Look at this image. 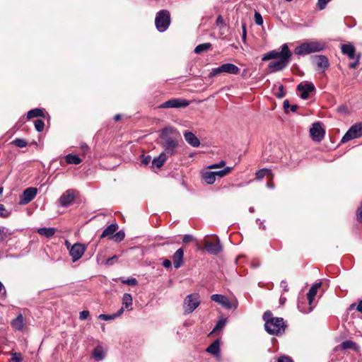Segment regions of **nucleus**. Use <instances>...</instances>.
<instances>
[{
  "instance_id": "423d86ee",
  "label": "nucleus",
  "mask_w": 362,
  "mask_h": 362,
  "mask_svg": "<svg viewBox=\"0 0 362 362\" xmlns=\"http://www.w3.org/2000/svg\"><path fill=\"white\" fill-rule=\"evenodd\" d=\"M200 304L199 295L192 293L187 295L183 302L185 314L192 313Z\"/></svg>"
},
{
  "instance_id": "e2e57ef3",
  "label": "nucleus",
  "mask_w": 362,
  "mask_h": 362,
  "mask_svg": "<svg viewBox=\"0 0 362 362\" xmlns=\"http://www.w3.org/2000/svg\"><path fill=\"white\" fill-rule=\"evenodd\" d=\"M171 262L168 259H165L163 262V266L165 268H170L171 267Z\"/></svg>"
},
{
  "instance_id": "cd10ccee",
  "label": "nucleus",
  "mask_w": 362,
  "mask_h": 362,
  "mask_svg": "<svg viewBox=\"0 0 362 362\" xmlns=\"http://www.w3.org/2000/svg\"><path fill=\"white\" fill-rule=\"evenodd\" d=\"M202 180L207 184L211 185L215 182L216 178L213 171H205L202 173Z\"/></svg>"
},
{
  "instance_id": "1a4fd4ad",
  "label": "nucleus",
  "mask_w": 362,
  "mask_h": 362,
  "mask_svg": "<svg viewBox=\"0 0 362 362\" xmlns=\"http://www.w3.org/2000/svg\"><path fill=\"white\" fill-rule=\"evenodd\" d=\"M362 136V123H356L352 125L342 137L341 142L346 143L351 139L359 138Z\"/></svg>"
},
{
  "instance_id": "473e14b6",
  "label": "nucleus",
  "mask_w": 362,
  "mask_h": 362,
  "mask_svg": "<svg viewBox=\"0 0 362 362\" xmlns=\"http://www.w3.org/2000/svg\"><path fill=\"white\" fill-rule=\"evenodd\" d=\"M44 117V112L41 109L39 108H35L33 110H31L28 112L27 113V117L28 119H32L34 117Z\"/></svg>"
},
{
  "instance_id": "4be33fe9",
  "label": "nucleus",
  "mask_w": 362,
  "mask_h": 362,
  "mask_svg": "<svg viewBox=\"0 0 362 362\" xmlns=\"http://www.w3.org/2000/svg\"><path fill=\"white\" fill-rule=\"evenodd\" d=\"M168 156L165 153H160L158 156L155 157L152 160V167L160 168L166 161Z\"/></svg>"
},
{
  "instance_id": "ea45409f",
  "label": "nucleus",
  "mask_w": 362,
  "mask_h": 362,
  "mask_svg": "<svg viewBox=\"0 0 362 362\" xmlns=\"http://www.w3.org/2000/svg\"><path fill=\"white\" fill-rule=\"evenodd\" d=\"M34 124H35V128L37 132H40L43 131L44 127H45V123L42 120L36 119L34 122Z\"/></svg>"
},
{
  "instance_id": "de8ad7c7",
  "label": "nucleus",
  "mask_w": 362,
  "mask_h": 362,
  "mask_svg": "<svg viewBox=\"0 0 362 362\" xmlns=\"http://www.w3.org/2000/svg\"><path fill=\"white\" fill-rule=\"evenodd\" d=\"M226 165V162L224 160H221L218 163H215L213 165H211L208 167L209 169H216V168H221L224 167Z\"/></svg>"
},
{
  "instance_id": "37998d69",
  "label": "nucleus",
  "mask_w": 362,
  "mask_h": 362,
  "mask_svg": "<svg viewBox=\"0 0 362 362\" xmlns=\"http://www.w3.org/2000/svg\"><path fill=\"white\" fill-rule=\"evenodd\" d=\"M10 216V212L7 211L4 205L0 204V217L7 218Z\"/></svg>"
},
{
  "instance_id": "864d4df0",
  "label": "nucleus",
  "mask_w": 362,
  "mask_h": 362,
  "mask_svg": "<svg viewBox=\"0 0 362 362\" xmlns=\"http://www.w3.org/2000/svg\"><path fill=\"white\" fill-rule=\"evenodd\" d=\"M117 260V257L116 255L107 259L106 260V262L105 264L107 265H112L115 262H116Z\"/></svg>"
},
{
  "instance_id": "aec40b11",
  "label": "nucleus",
  "mask_w": 362,
  "mask_h": 362,
  "mask_svg": "<svg viewBox=\"0 0 362 362\" xmlns=\"http://www.w3.org/2000/svg\"><path fill=\"white\" fill-rule=\"evenodd\" d=\"M184 250L179 248L173 255L174 267L176 269L180 268L183 264Z\"/></svg>"
},
{
  "instance_id": "5fc2aeb1",
  "label": "nucleus",
  "mask_w": 362,
  "mask_h": 362,
  "mask_svg": "<svg viewBox=\"0 0 362 362\" xmlns=\"http://www.w3.org/2000/svg\"><path fill=\"white\" fill-rule=\"evenodd\" d=\"M278 362H293V361L290 357L281 356L279 358Z\"/></svg>"
},
{
  "instance_id": "a878e982",
  "label": "nucleus",
  "mask_w": 362,
  "mask_h": 362,
  "mask_svg": "<svg viewBox=\"0 0 362 362\" xmlns=\"http://www.w3.org/2000/svg\"><path fill=\"white\" fill-rule=\"evenodd\" d=\"M13 234V231L11 229L5 226H0V241H4L7 239H10Z\"/></svg>"
},
{
  "instance_id": "c9c22d12",
  "label": "nucleus",
  "mask_w": 362,
  "mask_h": 362,
  "mask_svg": "<svg viewBox=\"0 0 362 362\" xmlns=\"http://www.w3.org/2000/svg\"><path fill=\"white\" fill-rule=\"evenodd\" d=\"M211 47V44L209 42L203 43L197 45L194 49L196 54H200L204 51L209 50Z\"/></svg>"
},
{
  "instance_id": "e433bc0d",
  "label": "nucleus",
  "mask_w": 362,
  "mask_h": 362,
  "mask_svg": "<svg viewBox=\"0 0 362 362\" xmlns=\"http://www.w3.org/2000/svg\"><path fill=\"white\" fill-rule=\"evenodd\" d=\"M226 324V318H221L218 320V322H216L214 328L213 329L212 332H211V334L212 333H216L219 331H221L222 329H223V327H225Z\"/></svg>"
},
{
  "instance_id": "f8f14e48",
  "label": "nucleus",
  "mask_w": 362,
  "mask_h": 362,
  "mask_svg": "<svg viewBox=\"0 0 362 362\" xmlns=\"http://www.w3.org/2000/svg\"><path fill=\"white\" fill-rule=\"evenodd\" d=\"M310 134L313 141H321L325 136V131L320 122H315L310 129Z\"/></svg>"
},
{
  "instance_id": "0e129e2a",
  "label": "nucleus",
  "mask_w": 362,
  "mask_h": 362,
  "mask_svg": "<svg viewBox=\"0 0 362 362\" xmlns=\"http://www.w3.org/2000/svg\"><path fill=\"white\" fill-rule=\"evenodd\" d=\"M124 312V307L122 306L116 313L113 314L115 318L119 317Z\"/></svg>"
},
{
  "instance_id": "c756f323",
  "label": "nucleus",
  "mask_w": 362,
  "mask_h": 362,
  "mask_svg": "<svg viewBox=\"0 0 362 362\" xmlns=\"http://www.w3.org/2000/svg\"><path fill=\"white\" fill-rule=\"evenodd\" d=\"M298 308L303 313H309L313 310V307L304 300L299 301Z\"/></svg>"
},
{
  "instance_id": "052dcab7",
  "label": "nucleus",
  "mask_w": 362,
  "mask_h": 362,
  "mask_svg": "<svg viewBox=\"0 0 362 362\" xmlns=\"http://www.w3.org/2000/svg\"><path fill=\"white\" fill-rule=\"evenodd\" d=\"M216 24L217 25H225L224 24V21H223V18L221 16H218L216 18Z\"/></svg>"
},
{
  "instance_id": "4468645a",
  "label": "nucleus",
  "mask_w": 362,
  "mask_h": 362,
  "mask_svg": "<svg viewBox=\"0 0 362 362\" xmlns=\"http://www.w3.org/2000/svg\"><path fill=\"white\" fill-rule=\"evenodd\" d=\"M86 247L83 244L75 243L69 251V255L72 257L74 262L78 260L85 252Z\"/></svg>"
},
{
  "instance_id": "ddd939ff",
  "label": "nucleus",
  "mask_w": 362,
  "mask_h": 362,
  "mask_svg": "<svg viewBox=\"0 0 362 362\" xmlns=\"http://www.w3.org/2000/svg\"><path fill=\"white\" fill-rule=\"evenodd\" d=\"M37 189L35 187H28L25 189L20 196L19 204L24 205L30 202L37 195Z\"/></svg>"
},
{
  "instance_id": "2f4dec72",
  "label": "nucleus",
  "mask_w": 362,
  "mask_h": 362,
  "mask_svg": "<svg viewBox=\"0 0 362 362\" xmlns=\"http://www.w3.org/2000/svg\"><path fill=\"white\" fill-rule=\"evenodd\" d=\"M339 347L341 349H354V350H358V346H357V344L356 343H354V341H350V340H346V341H343L339 346Z\"/></svg>"
},
{
  "instance_id": "39448f33",
  "label": "nucleus",
  "mask_w": 362,
  "mask_h": 362,
  "mask_svg": "<svg viewBox=\"0 0 362 362\" xmlns=\"http://www.w3.org/2000/svg\"><path fill=\"white\" fill-rule=\"evenodd\" d=\"M170 24V14L167 10H161L157 13L155 25L159 32L165 31Z\"/></svg>"
},
{
  "instance_id": "dca6fc26",
  "label": "nucleus",
  "mask_w": 362,
  "mask_h": 362,
  "mask_svg": "<svg viewBox=\"0 0 362 362\" xmlns=\"http://www.w3.org/2000/svg\"><path fill=\"white\" fill-rule=\"evenodd\" d=\"M74 199L75 195L74 191L72 189H68L61 195L59 202L62 206L66 207L74 201Z\"/></svg>"
},
{
  "instance_id": "680f3d73",
  "label": "nucleus",
  "mask_w": 362,
  "mask_h": 362,
  "mask_svg": "<svg viewBox=\"0 0 362 362\" xmlns=\"http://www.w3.org/2000/svg\"><path fill=\"white\" fill-rule=\"evenodd\" d=\"M283 106L286 112H288V108L290 107V104L288 100H285L283 103Z\"/></svg>"
},
{
  "instance_id": "2eb2a0df",
  "label": "nucleus",
  "mask_w": 362,
  "mask_h": 362,
  "mask_svg": "<svg viewBox=\"0 0 362 362\" xmlns=\"http://www.w3.org/2000/svg\"><path fill=\"white\" fill-rule=\"evenodd\" d=\"M313 62L317 69L324 72L329 66V60L325 55H315L313 57Z\"/></svg>"
},
{
  "instance_id": "4c0bfd02",
  "label": "nucleus",
  "mask_w": 362,
  "mask_h": 362,
  "mask_svg": "<svg viewBox=\"0 0 362 362\" xmlns=\"http://www.w3.org/2000/svg\"><path fill=\"white\" fill-rule=\"evenodd\" d=\"M232 170L231 167H226L223 170H218V171H213L214 174V177L216 179V177H218L219 178L223 177L228 174L230 173Z\"/></svg>"
},
{
  "instance_id": "f257e3e1",
  "label": "nucleus",
  "mask_w": 362,
  "mask_h": 362,
  "mask_svg": "<svg viewBox=\"0 0 362 362\" xmlns=\"http://www.w3.org/2000/svg\"><path fill=\"white\" fill-rule=\"evenodd\" d=\"M281 48V51L272 50L264 54L262 58V61L275 59L268 64V68L272 72H277L286 68L291 57V52L287 44H284Z\"/></svg>"
},
{
  "instance_id": "09e8293b",
  "label": "nucleus",
  "mask_w": 362,
  "mask_h": 362,
  "mask_svg": "<svg viewBox=\"0 0 362 362\" xmlns=\"http://www.w3.org/2000/svg\"><path fill=\"white\" fill-rule=\"evenodd\" d=\"M98 318L100 320H105V321L112 320L115 319L113 314L112 315L101 314L98 316Z\"/></svg>"
},
{
  "instance_id": "338daca9",
  "label": "nucleus",
  "mask_w": 362,
  "mask_h": 362,
  "mask_svg": "<svg viewBox=\"0 0 362 362\" xmlns=\"http://www.w3.org/2000/svg\"><path fill=\"white\" fill-rule=\"evenodd\" d=\"M338 112H346V109L344 106H340L338 107Z\"/></svg>"
},
{
  "instance_id": "f704fd0d",
  "label": "nucleus",
  "mask_w": 362,
  "mask_h": 362,
  "mask_svg": "<svg viewBox=\"0 0 362 362\" xmlns=\"http://www.w3.org/2000/svg\"><path fill=\"white\" fill-rule=\"evenodd\" d=\"M66 162L69 164H75L78 165L81 162V159L76 155L68 154L65 157Z\"/></svg>"
},
{
  "instance_id": "49530a36",
  "label": "nucleus",
  "mask_w": 362,
  "mask_h": 362,
  "mask_svg": "<svg viewBox=\"0 0 362 362\" xmlns=\"http://www.w3.org/2000/svg\"><path fill=\"white\" fill-rule=\"evenodd\" d=\"M113 238L115 239V241L120 242L124 238V233L120 230L114 235Z\"/></svg>"
},
{
  "instance_id": "f03ea898",
  "label": "nucleus",
  "mask_w": 362,
  "mask_h": 362,
  "mask_svg": "<svg viewBox=\"0 0 362 362\" xmlns=\"http://www.w3.org/2000/svg\"><path fill=\"white\" fill-rule=\"evenodd\" d=\"M169 134H175L176 136H180V133L173 127H166L161 130L160 138L163 140L161 145L164 148V151L162 153H165V156H171L176 154L177 148L178 146L177 140L169 136Z\"/></svg>"
},
{
  "instance_id": "3c124183",
  "label": "nucleus",
  "mask_w": 362,
  "mask_h": 362,
  "mask_svg": "<svg viewBox=\"0 0 362 362\" xmlns=\"http://www.w3.org/2000/svg\"><path fill=\"white\" fill-rule=\"evenodd\" d=\"M122 282L130 286H134L137 284V281L135 278L127 279V280L122 281Z\"/></svg>"
},
{
  "instance_id": "603ef678",
  "label": "nucleus",
  "mask_w": 362,
  "mask_h": 362,
  "mask_svg": "<svg viewBox=\"0 0 362 362\" xmlns=\"http://www.w3.org/2000/svg\"><path fill=\"white\" fill-rule=\"evenodd\" d=\"M89 315H90L89 311L83 310L80 313L79 319L81 320H84L88 317Z\"/></svg>"
},
{
  "instance_id": "7ed1b4c3",
  "label": "nucleus",
  "mask_w": 362,
  "mask_h": 362,
  "mask_svg": "<svg viewBox=\"0 0 362 362\" xmlns=\"http://www.w3.org/2000/svg\"><path fill=\"white\" fill-rule=\"evenodd\" d=\"M266 331L270 334L279 335L285 331L286 325L282 317H274L272 313L266 311L262 317Z\"/></svg>"
},
{
  "instance_id": "a18cd8bd",
  "label": "nucleus",
  "mask_w": 362,
  "mask_h": 362,
  "mask_svg": "<svg viewBox=\"0 0 362 362\" xmlns=\"http://www.w3.org/2000/svg\"><path fill=\"white\" fill-rule=\"evenodd\" d=\"M286 93L284 91V86L281 85L279 87L278 91L275 93L277 98H282L285 96Z\"/></svg>"
},
{
  "instance_id": "5701e85b",
  "label": "nucleus",
  "mask_w": 362,
  "mask_h": 362,
  "mask_svg": "<svg viewBox=\"0 0 362 362\" xmlns=\"http://www.w3.org/2000/svg\"><path fill=\"white\" fill-rule=\"evenodd\" d=\"M321 283H317L311 286L307 293V299L310 305H312L317 294V289L320 287Z\"/></svg>"
},
{
  "instance_id": "6ab92c4d",
  "label": "nucleus",
  "mask_w": 362,
  "mask_h": 362,
  "mask_svg": "<svg viewBox=\"0 0 362 362\" xmlns=\"http://www.w3.org/2000/svg\"><path fill=\"white\" fill-rule=\"evenodd\" d=\"M341 51L343 54L346 55L351 59H354L357 55L354 46L351 43L341 45Z\"/></svg>"
},
{
  "instance_id": "7c9ffc66",
  "label": "nucleus",
  "mask_w": 362,
  "mask_h": 362,
  "mask_svg": "<svg viewBox=\"0 0 362 362\" xmlns=\"http://www.w3.org/2000/svg\"><path fill=\"white\" fill-rule=\"evenodd\" d=\"M132 295L129 293H124L122 297V305L123 307L126 308L129 310H132Z\"/></svg>"
},
{
  "instance_id": "b1692460",
  "label": "nucleus",
  "mask_w": 362,
  "mask_h": 362,
  "mask_svg": "<svg viewBox=\"0 0 362 362\" xmlns=\"http://www.w3.org/2000/svg\"><path fill=\"white\" fill-rule=\"evenodd\" d=\"M11 325L15 329L22 331L24 327L23 315L19 314L15 319L11 321Z\"/></svg>"
},
{
  "instance_id": "4d7b16f0",
  "label": "nucleus",
  "mask_w": 362,
  "mask_h": 362,
  "mask_svg": "<svg viewBox=\"0 0 362 362\" xmlns=\"http://www.w3.org/2000/svg\"><path fill=\"white\" fill-rule=\"evenodd\" d=\"M280 286L283 288L284 292H287L288 291V284L286 281H284V280L281 281Z\"/></svg>"
},
{
  "instance_id": "0eeeda50",
  "label": "nucleus",
  "mask_w": 362,
  "mask_h": 362,
  "mask_svg": "<svg viewBox=\"0 0 362 362\" xmlns=\"http://www.w3.org/2000/svg\"><path fill=\"white\" fill-rule=\"evenodd\" d=\"M239 72L240 69L236 65L230 63H227L223 64L218 67L213 69L209 76L210 78H212L222 73L238 74Z\"/></svg>"
},
{
  "instance_id": "6e6d98bb",
  "label": "nucleus",
  "mask_w": 362,
  "mask_h": 362,
  "mask_svg": "<svg viewBox=\"0 0 362 362\" xmlns=\"http://www.w3.org/2000/svg\"><path fill=\"white\" fill-rule=\"evenodd\" d=\"M192 240H193V237L191 235H184V237L182 238V241L185 243H188L192 241Z\"/></svg>"
},
{
  "instance_id": "774afa93",
  "label": "nucleus",
  "mask_w": 362,
  "mask_h": 362,
  "mask_svg": "<svg viewBox=\"0 0 362 362\" xmlns=\"http://www.w3.org/2000/svg\"><path fill=\"white\" fill-rule=\"evenodd\" d=\"M357 310L362 313V301H360L357 305Z\"/></svg>"
},
{
  "instance_id": "9d476101",
  "label": "nucleus",
  "mask_w": 362,
  "mask_h": 362,
  "mask_svg": "<svg viewBox=\"0 0 362 362\" xmlns=\"http://www.w3.org/2000/svg\"><path fill=\"white\" fill-rule=\"evenodd\" d=\"M189 102L183 98H172L160 105V108H180L186 107Z\"/></svg>"
},
{
  "instance_id": "a211bd4d",
  "label": "nucleus",
  "mask_w": 362,
  "mask_h": 362,
  "mask_svg": "<svg viewBox=\"0 0 362 362\" xmlns=\"http://www.w3.org/2000/svg\"><path fill=\"white\" fill-rule=\"evenodd\" d=\"M183 136L187 144L192 146V147L197 148L199 146V139L194 133L186 131L184 132Z\"/></svg>"
},
{
  "instance_id": "412c9836",
  "label": "nucleus",
  "mask_w": 362,
  "mask_h": 362,
  "mask_svg": "<svg viewBox=\"0 0 362 362\" xmlns=\"http://www.w3.org/2000/svg\"><path fill=\"white\" fill-rule=\"evenodd\" d=\"M118 228L117 223H112L109 225L100 235V238L108 237L109 238H113V234L116 232Z\"/></svg>"
},
{
  "instance_id": "6e6552de",
  "label": "nucleus",
  "mask_w": 362,
  "mask_h": 362,
  "mask_svg": "<svg viewBox=\"0 0 362 362\" xmlns=\"http://www.w3.org/2000/svg\"><path fill=\"white\" fill-rule=\"evenodd\" d=\"M203 244L204 248L211 255H216L220 253L223 249L217 236H214L212 240L204 239Z\"/></svg>"
},
{
  "instance_id": "13d9d810",
  "label": "nucleus",
  "mask_w": 362,
  "mask_h": 362,
  "mask_svg": "<svg viewBox=\"0 0 362 362\" xmlns=\"http://www.w3.org/2000/svg\"><path fill=\"white\" fill-rule=\"evenodd\" d=\"M242 29H243L242 39H243V41H245L246 35H247L246 25H245V23H243L242 24Z\"/></svg>"
},
{
  "instance_id": "bf43d9fd",
  "label": "nucleus",
  "mask_w": 362,
  "mask_h": 362,
  "mask_svg": "<svg viewBox=\"0 0 362 362\" xmlns=\"http://www.w3.org/2000/svg\"><path fill=\"white\" fill-rule=\"evenodd\" d=\"M150 161H151V157L149 156H143L141 163L144 165H148L150 163Z\"/></svg>"
},
{
  "instance_id": "9b49d317",
  "label": "nucleus",
  "mask_w": 362,
  "mask_h": 362,
  "mask_svg": "<svg viewBox=\"0 0 362 362\" xmlns=\"http://www.w3.org/2000/svg\"><path fill=\"white\" fill-rule=\"evenodd\" d=\"M297 90L300 92V98L306 100L309 98V93L315 90V88L311 82H302L298 85Z\"/></svg>"
},
{
  "instance_id": "79ce46f5",
  "label": "nucleus",
  "mask_w": 362,
  "mask_h": 362,
  "mask_svg": "<svg viewBox=\"0 0 362 362\" xmlns=\"http://www.w3.org/2000/svg\"><path fill=\"white\" fill-rule=\"evenodd\" d=\"M254 19L257 25H262L263 24V18L259 12H255Z\"/></svg>"
},
{
  "instance_id": "c85d7f7f",
  "label": "nucleus",
  "mask_w": 362,
  "mask_h": 362,
  "mask_svg": "<svg viewBox=\"0 0 362 362\" xmlns=\"http://www.w3.org/2000/svg\"><path fill=\"white\" fill-rule=\"evenodd\" d=\"M92 356L96 361H102L105 358L103 349L100 346H96L92 352Z\"/></svg>"
},
{
  "instance_id": "72a5a7b5",
  "label": "nucleus",
  "mask_w": 362,
  "mask_h": 362,
  "mask_svg": "<svg viewBox=\"0 0 362 362\" xmlns=\"http://www.w3.org/2000/svg\"><path fill=\"white\" fill-rule=\"evenodd\" d=\"M264 176H272V170L267 168H263L256 172L255 178L262 180Z\"/></svg>"
},
{
  "instance_id": "69168bd1",
  "label": "nucleus",
  "mask_w": 362,
  "mask_h": 362,
  "mask_svg": "<svg viewBox=\"0 0 362 362\" xmlns=\"http://www.w3.org/2000/svg\"><path fill=\"white\" fill-rule=\"evenodd\" d=\"M81 150L83 151V152L84 153H86V152H88V151H89V148H88V146L86 144H82V145L81 146Z\"/></svg>"
},
{
  "instance_id": "f3484780",
  "label": "nucleus",
  "mask_w": 362,
  "mask_h": 362,
  "mask_svg": "<svg viewBox=\"0 0 362 362\" xmlns=\"http://www.w3.org/2000/svg\"><path fill=\"white\" fill-rule=\"evenodd\" d=\"M211 299L213 301H215V302L221 304L223 307H224L226 309H230L232 308L231 303H230L229 299L223 295L213 294L211 296Z\"/></svg>"
},
{
  "instance_id": "20e7f679",
  "label": "nucleus",
  "mask_w": 362,
  "mask_h": 362,
  "mask_svg": "<svg viewBox=\"0 0 362 362\" xmlns=\"http://www.w3.org/2000/svg\"><path fill=\"white\" fill-rule=\"evenodd\" d=\"M325 48V43L322 41L307 40L294 49V53L297 55H307L314 52H321Z\"/></svg>"
},
{
  "instance_id": "a19ab883",
  "label": "nucleus",
  "mask_w": 362,
  "mask_h": 362,
  "mask_svg": "<svg viewBox=\"0 0 362 362\" xmlns=\"http://www.w3.org/2000/svg\"><path fill=\"white\" fill-rule=\"evenodd\" d=\"M360 59H361V54H358L356 55V57L354 59H355V61L353 62H351L349 64V68L350 69H356L359 64Z\"/></svg>"
},
{
  "instance_id": "c03bdc74",
  "label": "nucleus",
  "mask_w": 362,
  "mask_h": 362,
  "mask_svg": "<svg viewBox=\"0 0 362 362\" xmlns=\"http://www.w3.org/2000/svg\"><path fill=\"white\" fill-rule=\"evenodd\" d=\"M331 0H317V6L319 10H323Z\"/></svg>"
},
{
  "instance_id": "58836bf2",
  "label": "nucleus",
  "mask_w": 362,
  "mask_h": 362,
  "mask_svg": "<svg viewBox=\"0 0 362 362\" xmlns=\"http://www.w3.org/2000/svg\"><path fill=\"white\" fill-rule=\"evenodd\" d=\"M12 144L19 148L25 147L28 144L27 141L22 139H16L12 141Z\"/></svg>"
},
{
  "instance_id": "393cba45",
  "label": "nucleus",
  "mask_w": 362,
  "mask_h": 362,
  "mask_svg": "<svg viewBox=\"0 0 362 362\" xmlns=\"http://www.w3.org/2000/svg\"><path fill=\"white\" fill-rule=\"evenodd\" d=\"M206 351L214 356H219L220 353V341L219 339L215 340L208 348Z\"/></svg>"
},
{
  "instance_id": "bb28decb",
  "label": "nucleus",
  "mask_w": 362,
  "mask_h": 362,
  "mask_svg": "<svg viewBox=\"0 0 362 362\" xmlns=\"http://www.w3.org/2000/svg\"><path fill=\"white\" fill-rule=\"evenodd\" d=\"M37 233L44 237L51 238L56 233V229L54 228H40L37 229Z\"/></svg>"
},
{
  "instance_id": "8fccbe9b",
  "label": "nucleus",
  "mask_w": 362,
  "mask_h": 362,
  "mask_svg": "<svg viewBox=\"0 0 362 362\" xmlns=\"http://www.w3.org/2000/svg\"><path fill=\"white\" fill-rule=\"evenodd\" d=\"M11 360L13 361V362H22L23 358L20 353H14L12 355Z\"/></svg>"
}]
</instances>
